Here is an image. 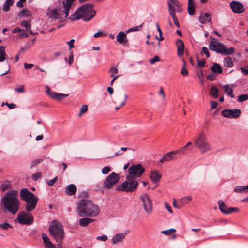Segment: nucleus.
Listing matches in <instances>:
<instances>
[{"label":"nucleus","mask_w":248,"mask_h":248,"mask_svg":"<svg viewBox=\"0 0 248 248\" xmlns=\"http://www.w3.org/2000/svg\"><path fill=\"white\" fill-rule=\"evenodd\" d=\"M143 24H140L139 26H134V27H133L132 28L128 29V30H127L125 31H126V33H130L131 32H134V31H140V29H141L142 27H143Z\"/></svg>","instance_id":"36"},{"label":"nucleus","mask_w":248,"mask_h":248,"mask_svg":"<svg viewBox=\"0 0 248 248\" xmlns=\"http://www.w3.org/2000/svg\"><path fill=\"white\" fill-rule=\"evenodd\" d=\"M219 90L216 86H212L210 90V95L214 98H217L218 96Z\"/></svg>","instance_id":"33"},{"label":"nucleus","mask_w":248,"mask_h":248,"mask_svg":"<svg viewBox=\"0 0 248 248\" xmlns=\"http://www.w3.org/2000/svg\"><path fill=\"white\" fill-rule=\"evenodd\" d=\"M75 0H65V1L63 0V8L64 9L63 12L65 15L66 18L68 17L70 9L72 8Z\"/></svg>","instance_id":"17"},{"label":"nucleus","mask_w":248,"mask_h":248,"mask_svg":"<svg viewBox=\"0 0 248 248\" xmlns=\"http://www.w3.org/2000/svg\"><path fill=\"white\" fill-rule=\"evenodd\" d=\"M21 25L26 28V30L29 32L30 34H33L31 29V25L30 21H23L21 22Z\"/></svg>","instance_id":"32"},{"label":"nucleus","mask_w":248,"mask_h":248,"mask_svg":"<svg viewBox=\"0 0 248 248\" xmlns=\"http://www.w3.org/2000/svg\"><path fill=\"white\" fill-rule=\"evenodd\" d=\"M176 232V230L174 229H170L167 230H164L162 232V233L166 235H170Z\"/></svg>","instance_id":"45"},{"label":"nucleus","mask_w":248,"mask_h":248,"mask_svg":"<svg viewBox=\"0 0 248 248\" xmlns=\"http://www.w3.org/2000/svg\"><path fill=\"white\" fill-rule=\"evenodd\" d=\"M224 65L227 67H232L234 65V63L232 59L230 57H226L224 58Z\"/></svg>","instance_id":"29"},{"label":"nucleus","mask_w":248,"mask_h":248,"mask_svg":"<svg viewBox=\"0 0 248 248\" xmlns=\"http://www.w3.org/2000/svg\"><path fill=\"white\" fill-rule=\"evenodd\" d=\"M19 16H20L30 17L31 14L27 9H24L19 13Z\"/></svg>","instance_id":"39"},{"label":"nucleus","mask_w":248,"mask_h":248,"mask_svg":"<svg viewBox=\"0 0 248 248\" xmlns=\"http://www.w3.org/2000/svg\"><path fill=\"white\" fill-rule=\"evenodd\" d=\"M95 220L94 219H93L92 218L89 217H83L81 218L79 220V224L80 226L82 227H86L90 223L95 221Z\"/></svg>","instance_id":"24"},{"label":"nucleus","mask_w":248,"mask_h":248,"mask_svg":"<svg viewBox=\"0 0 248 248\" xmlns=\"http://www.w3.org/2000/svg\"><path fill=\"white\" fill-rule=\"evenodd\" d=\"M195 4L193 0H189L188 2L187 10L189 15H193L195 13Z\"/></svg>","instance_id":"27"},{"label":"nucleus","mask_w":248,"mask_h":248,"mask_svg":"<svg viewBox=\"0 0 248 248\" xmlns=\"http://www.w3.org/2000/svg\"><path fill=\"white\" fill-rule=\"evenodd\" d=\"M221 114L226 118H236L240 116L241 110L239 109H226L221 111Z\"/></svg>","instance_id":"13"},{"label":"nucleus","mask_w":248,"mask_h":248,"mask_svg":"<svg viewBox=\"0 0 248 248\" xmlns=\"http://www.w3.org/2000/svg\"><path fill=\"white\" fill-rule=\"evenodd\" d=\"M160 61V58L158 56H155L153 58L150 60L149 62L151 64H154L155 62Z\"/></svg>","instance_id":"53"},{"label":"nucleus","mask_w":248,"mask_h":248,"mask_svg":"<svg viewBox=\"0 0 248 248\" xmlns=\"http://www.w3.org/2000/svg\"><path fill=\"white\" fill-rule=\"evenodd\" d=\"M42 176L41 172H38L32 174L31 178L34 181H37Z\"/></svg>","instance_id":"51"},{"label":"nucleus","mask_w":248,"mask_h":248,"mask_svg":"<svg viewBox=\"0 0 248 248\" xmlns=\"http://www.w3.org/2000/svg\"><path fill=\"white\" fill-rule=\"evenodd\" d=\"M230 6L232 10L235 13L240 14L243 13L245 10L243 5L240 2L237 1L231 2Z\"/></svg>","instance_id":"14"},{"label":"nucleus","mask_w":248,"mask_h":248,"mask_svg":"<svg viewBox=\"0 0 248 248\" xmlns=\"http://www.w3.org/2000/svg\"><path fill=\"white\" fill-rule=\"evenodd\" d=\"M111 170L110 167L109 166L104 167L102 170V173L103 174H107Z\"/></svg>","instance_id":"52"},{"label":"nucleus","mask_w":248,"mask_h":248,"mask_svg":"<svg viewBox=\"0 0 248 248\" xmlns=\"http://www.w3.org/2000/svg\"><path fill=\"white\" fill-rule=\"evenodd\" d=\"M169 14L171 16L175 25L177 27L179 28L180 27V24H179V23L178 22V19H177V18L176 17V16L175 15V13H169Z\"/></svg>","instance_id":"44"},{"label":"nucleus","mask_w":248,"mask_h":248,"mask_svg":"<svg viewBox=\"0 0 248 248\" xmlns=\"http://www.w3.org/2000/svg\"><path fill=\"white\" fill-rule=\"evenodd\" d=\"M218 204L220 210L225 214V212L226 211L228 208L226 205L224 203V202L222 200H219L218 202Z\"/></svg>","instance_id":"35"},{"label":"nucleus","mask_w":248,"mask_h":248,"mask_svg":"<svg viewBox=\"0 0 248 248\" xmlns=\"http://www.w3.org/2000/svg\"><path fill=\"white\" fill-rule=\"evenodd\" d=\"M100 211L99 206L90 200L82 199L77 204V211L81 217H95L100 214Z\"/></svg>","instance_id":"2"},{"label":"nucleus","mask_w":248,"mask_h":248,"mask_svg":"<svg viewBox=\"0 0 248 248\" xmlns=\"http://www.w3.org/2000/svg\"><path fill=\"white\" fill-rule=\"evenodd\" d=\"M94 5L91 3L85 4L78 8L68 18L71 21L78 20L82 18L88 21L95 16L96 11L93 10Z\"/></svg>","instance_id":"3"},{"label":"nucleus","mask_w":248,"mask_h":248,"mask_svg":"<svg viewBox=\"0 0 248 248\" xmlns=\"http://www.w3.org/2000/svg\"><path fill=\"white\" fill-rule=\"evenodd\" d=\"M192 200V197L188 196L185 197L184 198H182L179 201V203L181 204V206H182L184 204L188 203L189 202Z\"/></svg>","instance_id":"37"},{"label":"nucleus","mask_w":248,"mask_h":248,"mask_svg":"<svg viewBox=\"0 0 248 248\" xmlns=\"http://www.w3.org/2000/svg\"><path fill=\"white\" fill-rule=\"evenodd\" d=\"M0 228L6 230L9 228H12V226L9 223L5 222L3 223L0 224Z\"/></svg>","instance_id":"43"},{"label":"nucleus","mask_w":248,"mask_h":248,"mask_svg":"<svg viewBox=\"0 0 248 248\" xmlns=\"http://www.w3.org/2000/svg\"><path fill=\"white\" fill-rule=\"evenodd\" d=\"M247 100H248V94H242L238 97V101L239 102H242Z\"/></svg>","instance_id":"48"},{"label":"nucleus","mask_w":248,"mask_h":248,"mask_svg":"<svg viewBox=\"0 0 248 248\" xmlns=\"http://www.w3.org/2000/svg\"><path fill=\"white\" fill-rule=\"evenodd\" d=\"M199 21L202 24L210 22L211 21V15L207 13L204 14L201 12L199 16Z\"/></svg>","instance_id":"20"},{"label":"nucleus","mask_w":248,"mask_h":248,"mask_svg":"<svg viewBox=\"0 0 248 248\" xmlns=\"http://www.w3.org/2000/svg\"><path fill=\"white\" fill-rule=\"evenodd\" d=\"M126 181L119 184L116 188L118 191L132 193L136 190L139 183L136 179L126 175Z\"/></svg>","instance_id":"6"},{"label":"nucleus","mask_w":248,"mask_h":248,"mask_svg":"<svg viewBox=\"0 0 248 248\" xmlns=\"http://www.w3.org/2000/svg\"><path fill=\"white\" fill-rule=\"evenodd\" d=\"M96 239L98 241H106L108 239L106 235H103L102 236H97Z\"/></svg>","instance_id":"59"},{"label":"nucleus","mask_w":248,"mask_h":248,"mask_svg":"<svg viewBox=\"0 0 248 248\" xmlns=\"http://www.w3.org/2000/svg\"><path fill=\"white\" fill-rule=\"evenodd\" d=\"M234 191L235 193H245L246 191L244 186H237L234 189Z\"/></svg>","instance_id":"41"},{"label":"nucleus","mask_w":248,"mask_h":248,"mask_svg":"<svg viewBox=\"0 0 248 248\" xmlns=\"http://www.w3.org/2000/svg\"><path fill=\"white\" fill-rule=\"evenodd\" d=\"M22 200L26 202L25 209L26 212L22 211L18 214L16 219L21 225H29L33 222V217L29 212L33 211L36 206L38 202V197L27 188L22 189L20 192Z\"/></svg>","instance_id":"1"},{"label":"nucleus","mask_w":248,"mask_h":248,"mask_svg":"<svg viewBox=\"0 0 248 248\" xmlns=\"http://www.w3.org/2000/svg\"><path fill=\"white\" fill-rule=\"evenodd\" d=\"M76 187L74 184H70L65 188V193L69 195H73L76 193Z\"/></svg>","instance_id":"26"},{"label":"nucleus","mask_w":248,"mask_h":248,"mask_svg":"<svg viewBox=\"0 0 248 248\" xmlns=\"http://www.w3.org/2000/svg\"><path fill=\"white\" fill-rule=\"evenodd\" d=\"M197 67H204L205 65V60L204 59L201 60H197Z\"/></svg>","instance_id":"47"},{"label":"nucleus","mask_w":248,"mask_h":248,"mask_svg":"<svg viewBox=\"0 0 248 248\" xmlns=\"http://www.w3.org/2000/svg\"><path fill=\"white\" fill-rule=\"evenodd\" d=\"M42 161V159H37L31 162L30 166V168H32L36 165L41 163Z\"/></svg>","instance_id":"56"},{"label":"nucleus","mask_w":248,"mask_h":248,"mask_svg":"<svg viewBox=\"0 0 248 248\" xmlns=\"http://www.w3.org/2000/svg\"><path fill=\"white\" fill-rule=\"evenodd\" d=\"M127 233L125 232L124 233H119L114 236L112 239V243L113 244L115 245L117 243L122 242L127 235Z\"/></svg>","instance_id":"21"},{"label":"nucleus","mask_w":248,"mask_h":248,"mask_svg":"<svg viewBox=\"0 0 248 248\" xmlns=\"http://www.w3.org/2000/svg\"><path fill=\"white\" fill-rule=\"evenodd\" d=\"M14 0H6L2 7V10L7 12L10 10V7L13 4Z\"/></svg>","instance_id":"31"},{"label":"nucleus","mask_w":248,"mask_h":248,"mask_svg":"<svg viewBox=\"0 0 248 248\" xmlns=\"http://www.w3.org/2000/svg\"><path fill=\"white\" fill-rule=\"evenodd\" d=\"M224 89L225 93L229 96L231 98L234 97V95L233 94V90L232 88H230L229 85L227 84L223 86Z\"/></svg>","instance_id":"28"},{"label":"nucleus","mask_w":248,"mask_h":248,"mask_svg":"<svg viewBox=\"0 0 248 248\" xmlns=\"http://www.w3.org/2000/svg\"><path fill=\"white\" fill-rule=\"evenodd\" d=\"M106 36V34L104 33L103 30H99L97 33L94 34L95 38H98L100 37H104Z\"/></svg>","instance_id":"49"},{"label":"nucleus","mask_w":248,"mask_h":248,"mask_svg":"<svg viewBox=\"0 0 248 248\" xmlns=\"http://www.w3.org/2000/svg\"><path fill=\"white\" fill-rule=\"evenodd\" d=\"M10 183L9 181H6L4 182L0 186V190L2 191H5L10 188Z\"/></svg>","instance_id":"38"},{"label":"nucleus","mask_w":248,"mask_h":248,"mask_svg":"<svg viewBox=\"0 0 248 248\" xmlns=\"http://www.w3.org/2000/svg\"><path fill=\"white\" fill-rule=\"evenodd\" d=\"M120 178L119 174L112 172L108 175L103 182V187L105 189H109L115 185Z\"/></svg>","instance_id":"10"},{"label":"nucleus","mask_w":248,"mask_h":248,"mask_svg":"<svg viewBox=\"0 0 248 248\" xmlns=\"http://www.w3.org/2000/svg\"><path fill=\"white\" fill-rule=\"evenodd\" d=\"M18 191L16 190L8 191L2 199L4 207L12 214H15L19 209V201L17 198Z\"/></svg>","instance_id":"4"},{"label":"nucleus","mask_w":248,"mask_h":248,"mask_svg":"<svg viewBox=\"0 0 248 248\" xmlns=\"http://www.w3.org/2000/svg\"><path fill=\"white\" fill-rule=\"evenodd\" d=\"M57 180V177H56L54 179H53L50 181H48L47 182V184L49 186H53L54 185V184H55V183L56 182Z\"/></svg>","instance_id":"58"},{"label":"nucleus","mask_w":248,"mask_h":248,"mask_svg":"<svg viewBox=\"0 0 248 248\" xmlns=\"http://www.w3.org/2000/svg\"><path fill=\"white\" fill-rule=\"evenodd\" d=\"M192 143L190 141L187 143L186 145L181 149L176 150L178 155L180 156L189 153L192 149Z\"/></svg>","instance_id":"18"},{"label":"nucleus","mask_w":248,"mask_h":248,"mask_svg":"<svg viewBox=\"0 0 248 248\" xmlns=\"http://www.w3.org/2000/svg\"><path fill=\"white\" fill-rule=\"evenodd\" d=\"M177 155H178L177 151H170L165 154L160 159L159 162L163 163L165 161L170 162L178 158Z\"/></svg>","instance_id":"15"},{"label":"nucleus","mask_w":248,"mask_h":248,"mask_svg":"<svg viewBox=\"0 0 248 248\" xmlns=\"http://www.w3.org/2000/svg\"><path fill=\"white\" fill-rule=\"evenodd\" d=\"M75 42L74 39H71L70 41L67 42V44L69 45V49H71L72 48L74 47V43Z\"/></svg>","instance_id":"64"},{"label":"nucleus","mask_w":248,"mask_h":248,"mask_svg":"<svg viewBox=\"0 0 248 248\" xmlns=\"http://www.w3.org/2000/svg\"><path fill=\"white\" fill-rule=\"evenodd\" d=\"M181 74L184 76H186L188 75V71L186 67H183L180 71Z\"/></svg>","instance_id":"54"},{"label":"nucleus","mask_w":248,"mask_h":248,"mask_svg":"<svg viewBox=\"0 0 248 248\" xmlns=\"http://www.w3.org/2000/svg\"><path fill=\"white\" fill-rule=\"evenodd\" d=\"M46 93L52 99L60 101L62 99V93H59L56 92L51 93L49 87L46 88Z\"/></svg>","instance_id":"23"},{"label":"nucleus","mask_w":248,"mask_h":248,"mask_svg":"<svg viewBox=\"0 0 248 248\" xmlns=\"http://www.w3.org/2000/svg\"><path fill=\"white\" fill-rule=\"evenodd\" d=\"M240 70L242 74H244V75H248V65L246 67L240 68Z\"/></svg>","instance_id":"57"},{"label":"nucleus","mask_w":248,"mask_h":248,"mask_svg":"<svg viewBox=\"0 0 248 248\" xmlns=\"http://www.w3.org/2000/svg\"><path fill=\"white\" fill-rule=\"evenodd\" d=\"M209 48L212 51H214L218 53L226 55H231L234 52L233 47H231L227 48L223 44L215 40H211L210 42Z\"/></svg>","instance_id":"7"},{"label":"nucleus","mask_w":248,"mask_h":248,"mask_svg":"<svg viewBox=\"0 0 248 248\" xmlns=\"http://www.w3.org/2000/svg\"><path fill=\"white\" fill-rule=\"evenodd\" d=\"M15 91H16V92H18V93H23L25 92V90H24V87L23 86H21L19 88H15Z\"/></svg>","instance_id":"62"},{"label":"nucleus","mask_w":248,"mask_h":248,"mask_svg":"<svg viewBox=\"0 0 248 248\" xmlns=\"http://www.w3.org/2000/svg\"><path fill=\"white\" fill-rule=\"evenodd\" d=\"M109 72L110 73V77H113L114 74L118 73V70L116 67H111L109 70Z\"/></svg>","instance_id":"50"},{"label":"nucleus","mask_w":248,"mask_h":248,"mask_svg":"<svg viewBox=\"0 0 248 248\" xmlns=\"http://www.w3.org/2000/svg\"><path fill=\"white\" fill-rule=\"evenodd\" d=\"M165 206L166 209L170 213H172L173 211L172 210L171 206L167 203L165 202Z\"/></svg>","instance_id":"63"},{"label":"nucleus","mask_w":248,"mask_h":248,"mask_svg":"<svg viewBox=\"0 0 248 248\" xmlns=\"http://www.w3.org/2000/svg\"><path fill=\"white\" fill-rule=\"evenodd\" d=\"M6 59V54L5 52V47L0 46V62H3Z\"/></svg>","instance_id":"34"},{"label":"nucleus","mask_w":248,"mask_h":248,"mask_svg":"<svg viewBox=\"0 0 248 248\" xmlns=\"http://www.w3.org/2000/svg\"><path fill=\"white\" fill-rule=\"evenodd\" d=\"M193 142L201 153H204L212 150V147L209 142L206 134L201 132L199 133L193 140Z\"/></svg>","instance_id":"5"},{"label":"nucleus","mask_w":248,"mask_h":248,"mask_svg":"<svg viewBox=\"0 0 248 248\" xmlns=\"http://www.w3.org/2000/svg\"><path fill=\"white\" fill-rule=\"evenodd\" d=\"M216 77V75L212 73V74H209L207 76V78L211 81H213L215 79Z\"/></svg>","instance_id":"60"},{"label":"nucleus","mask_w":248,"mask_h":248,"mask_svg":"<svg viewBox=\"0 0 248 248\" xmlns=\"http://www.w3.org/2000/svg\"><path fill=\"white\" fill-rule=\"evenodd\" d=\"M211 70L213 73H221L222 72V69L221 66L216 63H213L212 67H211Z\"/></svg>","instance_id":"30"},{"label":"nucleus","mask_w":248,"mask_h":248,"mask_svg":"<svg viewBox=\"0 0 248 248\" xmlns=\"http://www.w3.org/2000/svg\"><path fill=\"white\" fill-rule=\"evenodd\" d=\"M239 211V209L237 207H229L228 208L226 211L225 212V214H231L232 212H237Z\"/></svg>","instance_id":"42"},{"label":"nucleus","mask_w":248,"mask_h":248,"mask_svg":"<svg viewBox=\"0 0 248 248\" xmlns=\"http://www.w3.org/2000/svg\"><path fill=\"white\" fill-rule=\"evenodd\" d=\"M145 168L141 164H137L131 165L128 170V176L136 179L140 177L145 172Z\"/></svg>","instance_id":"9"},{"label":"nucleus","mask_w":248,"mask_h":248,"mask_svg":"<svg viewBox=\"0 0 248 248\" xmlns=\"http://www.w3.org/2000/svg\"><path fill=\"white\" fill-rule=\"evenodd\" d=\"M49 231L54 238L61 243L62 240V226L60 222L56 220L52 221L49 226Z\"/></svg>","instance_id":"8"},{"label":"nucleus","mask_w":248,"mask_h":248,"mask_svg":"<svg viewBox=\"0 0 248 248\" xmlns=\"http://www.w3.org/2000/svg\"><path fill=\"white\" fill-rule=\"evenodd\" d=\"M210 103H211V108L212 109L215 108L218 105V103L217 101H211L210 102Z\"/></svg>","instance_id":"61"},{"label":"nucleus","mask_w":248,"mask_h":248,"mask_svg":"<svg viewBox=\"0 0 248 248\" xmlns=\"http://www.w3.org/2000/svg\"><path fill=\"white\" fill-rule=\"evenodd\" d=\"M176 45L177 47V54L179 56H181L184 54V45L183 41L178 39L176 41Z\"/></svg>","instance_id":"25"},{"label":"nucleus","mask_w":248,"mask_h":248,"mask_svg":"<svg viewBox=\"0 0 248 248\" xmlns=\"http://www.w3.org/2000/svg\"><path fill=\"white\" fill-rule=\"evenodd\" d=\"M161 177L162 175L158 170H154L151 171L150 178L153 183H158L161 179Z\"/></svg>","instance_id":"19"},{"label":"nucleus","mask_w":248,"mask_h":248,"mask_svg":"<svg viewBox=\"0 0 248 248\" xmlns=\"http://www.w3.org/2000/svg\"><path fill=\"white\" fill-rule=\"evenodd\" d=\"M126 32H120L116 36L117 42L120 44H125L128 42V39L126 36Z\"/></svg>","instance_id":"22"},{"label":"nucleus","mask_w":248,"mask_h":248,"mask_svg":"<svg viewBox=\"0 0 248 248\" xmlns=\"http://www.w3.org/2000/svg\"><path fill=\"white\" fill-rule=\"evenodd\" d=\"M88 105H83L81 106L80 111L78 113V115L79 117H81L83 114L85 113L88 111Z\"/></svg>","instance_id":"40"},{"label":"nucleus","mask_w":248,"mask_h":248,"mask_svg":"<svg viewBox=\"0 0 248 248\" xmlns=\"http://www.w3.org/2000/svg\"><path fill=\"white\" fill-rule=\"evenodd\" d=\"M61 8L60 7L54 9L49 8L47 9V15L49 17L52 19H57L61 17Z\"/></svg>","instance_id":"16"},{"label":"nucleus","mask_w":248,"mask_h":248,"mask_svg":"<svg viewBox=\"0 0 248 248\" xmlns=\"http://www.w3.org/2000/svg\"><path fill=\"white\" fill-rule=\"evenodd\" d=\"M140 199L142 202L145 211L147 214H151L153 211V206L151 199L147 193H144L140 196Z\"/></svg>","instance_id":"11"},{"label":"nucleus","mask_w":248,"mask_h":248,"mask_svg":"<svg viewBox=\"0 0 248 248\" xmlns=\"http://www.w3.org/2000/svg\"><path fill=\"white\" fill-rule=\"evenodd\" d=\"M202 51L203 53H205V54L206 55V56L207 58H209L210 56L209 51L206 47H205V46L202 47Z\"/></svg>","instance_id":"55"},{"label":"nucleus","mask_w":248,"mask_h":248,"mask_svg":"<svg viewBox=\"0 0 248 248\" xmlns=\"http://www.w3.org/2000/svg\"><path fill=\"white\" fill-rule=\"evenodd\" d=\"M64 60L68 62L69 65H72V64L73 63V61H74V55H73V53H70V54L69 56V58H68V60L67 58L66 57L64 58Z\"/></svg>","instance_id":"46"},{"label":"nucleus","mask_w":248,"mask_h":248,"mask_svg":"<svg viewBox=\"0 0 248 248\" xmlns=\"http://www.w3.org/2000/svg\"><path fill=\"white\" fill-rule=\"evenodd\" d=\"M167 5L169 13H180L183 10L181 3L178 0H168Z\"/></svg>","instance_id":"12"}]
</instances>
